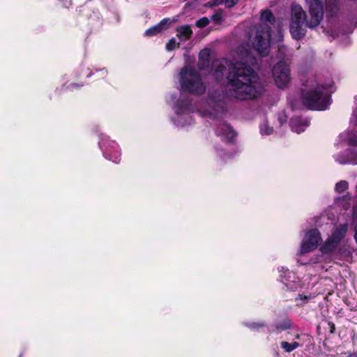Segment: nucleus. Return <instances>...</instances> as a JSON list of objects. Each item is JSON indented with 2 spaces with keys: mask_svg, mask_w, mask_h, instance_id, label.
Listing matches in <instances>:
<instances>
[{
  "mask_svg": "<svg viewBox=\"0 0 357 357\" xmlns=\"http://www.w3.org/2000/svg\"><path fill=\"white\" fill-rule=\"evenodd\" d=\"M237 57L234 63L228 61L217 60L213 66L215 68L213 75L217 81H221L226 71L228 82V96L240 100H254L259 98L264 91V86L257 74L252 68L256 63L248 45L243 44L237 48Z\"/></svg>",
  "mask_w": 357,
  "mask_h": 357,
  "instance_id": "obj_1",
  "label": "nucleus"
},
{
  "mask_svg": "<svg viewBox=\"0 0 357 357\" xmlns=\"http://www.w3.org/2000/svg\"><path fill=\"white\" fill-rule=\"evenodd\" d=\"M307 90H302V101L310 109L324 110L331 104L328 90L324 85H320L315 80L307 82Z\"/></svg>",
  "mask_w": 357,
  "mask_h": 357,
  "instance_id": "obj_2",
  "label": "nucleus"
},
{
  "mask_svg": "<svg viewBox=\"0 0 357 357\" xmlns=\"http://www.w3.org/2000/svg\"><path fill=\"white\" fill-rule=\"evenodd\" d=\"M261 20L262 23L255 26L253 29L255 31V37L249 36L250 40L252 42L253 48L261 56H265L270 52V27L266 24H273L275 17L271 10H266L261 13Z\"/></svg>",
  "mask_w": 357,
  "mask_h": 357,
  "instance_id": "obj_3",
  "label": "nucleus"
},
{
  "mask_svg": "<svg viewBox=\"0 0 357 357\" xmlns=\"http://www.w3.org/2000/svg\"><path fill=\"white\" fill-rule=\"evenodd\" d=\"M309 13L310 19L307 20L306 14L301 6L292 5L291 22L305 23V26L310 29L317 27L324 17L322 0H309Z\"/></svg>",
  "mask_w": 357,
  "mask_h": 357,
  "instance_id": "obj_4",
  "label": "nucleus"
},
{
  "mask_svg": "<svg viewBox=\"0 0 357 357\" xmlns=\"http://www.w3.org/2000/svg\"><path fill=\"white\" fill-rule=\"evenodd\" d=\"M179 83L181 89L193 95H202L206 91L199 72L194 68L187 66L179 73Z\"/></svg>",
  "mask_w": 357,
  "mask_h": 357,
  "instance_id": "obj_5",
  "label": "nucleus"
},
{
  "mask_svg": "<svg viewBox=\"0 0 357 357\" xmlns=\"http://www.w3.org/2000/svg\"><path fill=\"white\" fill-rule=\"evenodd\" d=\"M225 93L222 90L215 89L209 92L207 100L208 108L206 114L213 119H217L226 112V103L225 102Z\"/></svg>",
  "mask_w": 357,
  "mask_h": 357,
  "instance_id": "obj_6",
  "label": "nucleus"
},
{
  "mask_svg": "<svg viewBox=\"0 0 357 357\" xmlns=\"http://www.w3.org/2000/svg\"><path fill=\"white\" fill-rule=\"evenodd\" d=\"M176 118L174 122L178 126H184L189 125L192 121V117L190 114V101L188 99L178 100L176 105Z\"/></svg>",
  "mask_w": 357,
  "mask_h": 357,
  "instance_id": "obj_7",
  "label": "nucleus"
},
{
  "mask_svg": "<svg viewBox=\"0 0 357 357\" xmlns=\"http://www.w3.org/2000/svg\"><path fill=\"white\" fill-rule=\"evenodd\" d=\"M273 76L279 88H284L289 83L290 70L286 62L280 61L274 66Z\"/></svg>",
  "mask_w": 357,
  "mask_h": 357,
  "instance_id": "obj_8",
  "label": "nucleus"
},
{
  "mask_svg": "<svg viewBox=\"0 0 357 357\" xmlns=\"http://www.w3.org/2000/svg\"><path fill=\"white\" fill-rule=\"evenodd\" d=\"M321 241L320 233L317 229L307 231L303 240L300 254L303 255L314 250Z\"/></svg>",
  "mask_w": 357,
  "mask_h": 357,
  "instance_id": "obj_9",
  "label": "nucleus"
},
{
  "mask_svg": "<svg viewBox=\"0 0 357 357\" xmlns=\"http://www.w3.org/2000/svg\"><path fill=\"white\" fill-rule=\"evenodd\" d=\"M347 228V224L341 225L337 227L333 233L331 237L326 241L322 247L323 252L326 253L332 252L336 248L340 241L344 237Z\"/></svg>",
  "mask_w": 357,
  "mask_h": 357,
  "instance_id": "obj_10",
  "label": "nucleus"
},
{
  "mask_svg": "<svg viewBox=\"0 0 357 357\" xmlns=\"http://www.w3.org/2000/svg\"><path fill=\"white\" fill-rule=\"evenodd\" d=\"M351 121L357 126V109L354 111ZM340 137L342 140L347 142L349 145L357 146V129L343 132L340 134Z\"/></svg>",
  "mask_w": 357,
  "mask_h": 357,
  "instance_id": "obj_11",
  "label": "nucleus"
},
{
  "mask_svg": "<svg viewBox=\"0 0 357 357\" xmlns=\"http://www.w3.org/2000/svg\"><path fill=\"white\" fill-rule=\"evenodd\" d=\"M174 22V20H170L169 18H165L161 20L158 24L151 26L148 29L145 31V36L148 37H151L155 36L162 31L167 30L169 25Z\"/></svg>",
  "mask_w": 357,
  "mask_h": 357,
  "instance_id": "obj_12",
  "label": "nucleus"
},
{
  "mask_svg": "<svg viewBox=\"0 0 357 357\" xmlns=\"http://www.w3.org/2000/svg\"><path fill=\"white\" fill-rule=\"evenodd\" d=\"M215 132L218 135L222 136L229 142L232 140L236 136L234 130L224 122L220 123L217 126Z\"/></svg>",
  "mask_w": 357,
  "mask_h": 357,
  "instance_id": "obj_13",
  "label": "nucleus"
},
{
  "mask_svg": "<svg viewBox=\"0 0 357 357\" xmlns=\"http://www.w3.org/2000/svg\"><path fill=\"white\" fill-rule=\"evenodd\" d=\"M305 23L291 22L290 33L294 38L299 40L305 36Z\"/></svg>",
  "mask_w": 357,
  "mask_h": 357,
  "instance_id": "obj_14",
  "label": "nucleus"
},
{
  "mask_svg": "<svg viewBox=\"0 0 357 357\" xmlns=\"http://www.w3.org/2000/svg\"><path fill=\"white\" fill-rule=\"evenodd\" d=\"M176 36L182 41L190 39L192 34L190 26L188 24L178 26L176 28Z\"/></svg>",
  "mask_w": 357,
  "mask_h": 357,
  "instance_id": "obj_15",
  "label": "nucleus"
},
{
  "mask_svg": "<svg viewBox=\"0 0 357 357\" xmlns=\"http://www.w3.org/2000/svg\"><path fill=\"white\" fill-rule=\"evenodd\" d=\"M351 154H355V157H347L345 153L338 154L335 156V160L341 165L347 163L357 164V152L351 151Z\"/></svg>",
  "mask_w": 357,
  "mask_h": 357,
  "instance_id": "obj_16",
  "label": "nucleus"
},
{
  "mask_svg": "<svg viewBox=\"0 0 357 357\" xmlns=\"http://www.w3.org/2000/svg\"><path fill=\"white\" fill-rule=\"evenodd\" d=\"M291 130L297 133H301L304 131L303 126H307L308 123L307 121L301 122V119L298 117L292 118L290 121Z\"/></svg>",
  "mask_w": 357,
  "mask_h": 357,
  "instance_id": "obj_17",
  "label": "nucleus"
},
{
  "mask_svg": "<svg viewBox=\"0 0 357 357\" xmlns=\"http://www.w3.org/2000/svg\"><path fill=\"white\" fill-rule=\"evenodd\" d=\"M208 56L207 50H202L200 52L199 55V66L200 68L203 69L208 65Z\"/></svg>",
  "mask_w": 357,
  "mask_h": 357,
  "instance_id": "obj_18",
  "label": "nucleus"
},
{
  "mask_svg": "<svg viewBox=\"0 0 357 357\" xmlns=\"http://www.w3.org/2000/svg\"><path fill=\"white\" fill-rule=\"evenodd\" d=\"M280 345H281V347L286 352H288V353L291 352L294 349L301 347V344L296 342H293L291 343H289L288 342L282 341V342H281Z\"/></svg>",
  "mask_w": 357,
  "mask_h": 357,
  "instance_id": "obj_19",
  "label": "nucleus"
},
{
  "mask_svg": "<svg viewBox=\"0 0 357 357\" xmlns=\"http://www.w3.org/2000/svg\"><path fill=\"white\" fill-rule=\"evenodd\" d=\"M275 328L278 331H286L291 328V321L289 319H284L282 321L276 324Z\"/></svg>",
  "mask_w": 357,
  "mask_h": 357,
  "instance_id": "obj_20",
  "label": "nucleus"
},
{
  "mask_svg": "<svg viewBox=\"0 0 357 357\" xmlns=\"http://www.w3.org/2000/svg\"><path fill=\"white\" fill-rule=\"evenodd\" d=\"M260 131L262 135H270L273 132V127L269 126L267 122H264L261 125Z\"/></svg>",
  "mask_w": 357,
  "mask_h": 357,
  "instance_id": "obj_21",
  "label": "nucleus"
},
{
  "mask_svg": "<svg viewBox=\"0 0 357 357\" xmlns=\"http://www.w3.org/2000/svg\"><path fill=\"white\" fill-rule=\"evenodd\" d=\"M348 188V183L345 181H340L335 185V190L339 192H343Z\"/></svg>",
  "mask_w": 357,
  "mask_h": 357,
  "instance_id": "obj_22",
  "label": "nucleus"
},
{
  "mask_svg": "<svg viewBox=\"0 0 357 357\" xmlns=\"http://www.w3.org/2000/svg\"><path fill=\"white\" fill-rule=\"evenodd\" d=\"M177 46H178V43H176V40L174 38H172L167 43L166 50L167 51H172L174 50Z\"/></svg>",
  "mask_w": 357,
  "mask_h": 357,
  "instance_id": "obj_23",
  "label": "nucleus"
},
{
  "mask_svg": "<svg viewBox=\"0 0 357 357\" xmlns=\"http://www.w3.org/2000/svg\"><path fill=\"white\" fill-rule=\"evenodd\" d=\"M209 23V20L208 17H204L199 20H198L195 24L197 27L199 28H204L206 26H207Z\"/></svg>",
  "mask_w": 357,
  "mask_h": 357,
  "instance_id": "obj_24",
  "label": "nucleus"
},
{
  "mask_svg": "<svg viewBox=\"0 0 357 357\" xmlns=\"http://www.w3.org/2000/svg\"><path fill=\"white\" fill-rule=\"evenodd\" d=\"M222 10L219 9L216 10L212 15L211 20L215 22H220L222 17Z\"/></svg>",
  "mask_w": 357,
  "mask_h": 357,
  "instance_id": "obj_25",
  "label": "nucleus"
},
{
  "mask_svg": "<svg viewBox=\"0 0 357 357\" xmlns=\"http://www.w3.org/2000/svg\"><path fill=\"white\" fill-rule=\"evenodd\" d=\"M240 0H226V6L227 8H232Z\"/></svg>",
  "mask_w": 357,
  "mask_h": 357,
  "instance_id": "obj_26",
  "label": "nucleus"
},
{
  "mask_svg": "<svg viewBox=\"0 0 357 357\" xmlns=\"http://www.w3.org/2000/svg\"><path fill=\"white\" fill-rule=\"evenodd\" d=\"M287 52V48L284 46H282L278 49V53L280 54L279 57L283 59L285 55V52Z\"/></svg>",
  "mask_w": 357,
  "mask_h": 357,
  "instance_id": "obj_27",
  "label": "nucleus"
},
{
  "mask_svg": "<svg viewBox=\"0 0 357 357\" xmlns=\"http://www.w3.org/2000/svg\"><path fill=\"white\" fill-rule=\"evenodd\" d=\"M225 3L226 4V0H211L210 2L211 6H218Z\"/></svg>",
  "mask_w": 357,
  "mask_h": 357,
  "instance_id": "obj_28",
  "label": "nucleus"
},
{
  "mask_svg": "<svg viewBox=\"0 0 357 357\" xmlns=\"http://www.w3.org/2000/svg\"><path fill=\"white\" fill-rule=\"evenodd\" d=\"M249 327L252 328H257L259 327H263L264 326V324H256V323H252L251 324H249L248 325Z\"/></svg>",
  "mask_w": 357,
  "mask_h": 357,
  "instance_id": "obj_29",
  "label": "nucleus"
},
{
  "mask_svg": "<svg viewBox=\"0 0 357 357\" xmlns=\"http://www.w3.org/2000/svg\"><path fill=\"white\" fill-rule=\"evenodd\" d=\"M351 151L357 152L356 151H354L353 149H349L347 151V157H355V154H351Z\"/></svg>",
  "mask_w": 357,
  "mask_h": 357,
  "instance_id": "obj_30",
  "label": "nucleus"
},
{
  "mask_svg": "<svg viewBox=\"0 0 357 357\" xmlns=\"http://www.w3.org/2000/svg\"><path fill=\"white\" fill-rule=\"evenodd\" d=\"M278 120L280 122V124H282L283 122L286 121V119L282 116H279Z\"/></svg>",
  "mask_w": 357,
  "mask_h": 357,
  "instance_id": "obj_31",
  "label": "nucleus"
},
{
  "mask_svg": "<svg viewBox=\"0 0 357 357\" xmlns=\"http://www.w3.org/2000/svg\"><path fill=\"white\" fill-rule=\"evenodd\" d=\"M299 298H300L301 300L304 299V300H305V301H307V300L308 299V297H307V296H304V297H303V296H301V295H299Z\"/></svg>",
  "mask_w": 357,
  "mask_h": 357,
  "instance_id": "obj_32",
  "label": "nucleus"
}]
</instances>
